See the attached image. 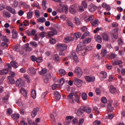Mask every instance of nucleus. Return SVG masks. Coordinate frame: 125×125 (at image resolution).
<instances>
[{
    "label": "nucleus",
    "instance_id": "nucleus-61",
    "mask_svg": "<svg viewBox=\"0 0 125 125\" xmlns=\"http://www.w3.org/2000/svg\"><path fill=\"white\" fill-rule=\"evenodd\" d=\"M55 34V33H54L52 31H50L48 32V37H49L50 38H51L52 37H53V36H54Z\"/></svg>",
    "mask_w": 125,
    "mask_h": 125
},
{
    "label": "nucleus",
    "instance_id": "nucleus-13",
    "mask_svg": "<svg viewBox=\"0 0 125 125\" xmlns=\"http://www.w3.org/2000/svg\"><path fill=\"white\" fill-rule=\"evenodd\" d=\"M118 79L120 80V81L121 82L120 83V86H121L122 88L125 89V80L124 81L125 83H123V81H124V79L122 78L121 76H118Z\"/></svg>",
    "mask_w": 125,
    "mask_h": 125
},
{
    "label": "nucleus",
    "instance_id": "nucleus-36",
    "mask_svg": "<svg viewBox=\"0 0 125 125\" xmlns=\"http://www.w3.org/2000/svg\"><path fill=\"white\" fill-rule=\"evenodd\" d=\"M46 73H47V70L46 68H43L39 72L40 75H45Z\"/></svg>",
    "mask_w": 125,
    "mask_h": 125
},
{
    "label": "nucleus",
    "instance_id": "nucleus-32",
    "mask_svg": "<svg viewBox=\"0 0 125 125\" xmlns=\"http://www.w3.org/2000/svg\"><path fill=\"white\" fill-rule=\"evenodd\" d=\"M7 72H10L11 71V65H10V64L7 63L5 65V68Z\"/></svg>",
    "mask_w": 125,
    "mask_h": 125
},
{
    "label": "nucleus",
    "instance_id": "nucleus-48",
    "mask_svg": "<svg viewBox=\"0 0 125 125\" xmlns=\"http://www.w3.org/2000/svg\"><path fill=\"white\" fill-rule=\"evenodd\" d=\"M89 34V32L88 31H86L83 34V35L82 36L81 39L82 40H83L84 39V38L87 37V36H88Z\"/></svg>",
    "mask_w": 125,
    "mask_h": 125
},
{
    "label": "nucleus",
    "instance_id": "nucleus-58",
    "mask_svg": "<svg viewBox=\"0 0 125 125\" xmlns=\"http://www.w3.org/2000/svg\"><path fill=\"white\" fill-rule=\"evenodd\" d=\"M83 48V47L81 46V45H78L77 48H76V51L77 52H79V51H81Z\"/></svg>",
    "mask_w": 125,
    "mask_h": 125
},
{
    "label": "nucleus",
    "instance_id": "nucleus-30",
    "mask_svg": "<svg viewBox=\"0 0 125 125\" xmlns=\"http://www.w3.org/2000/svg\"><path fill=\"white\" fill-rule=\"evenodd\" d=\"M34 12L33 11H30L27 14V18L28 19H31L32 17H33V14Z\"/></svg>",
    "mask_w": 125,
    "mask_h": 125
},
{
    "label": "nucleus",
    "instance_id": "nucleus-34",
    "mask_svg": "<svg viewBox=\"0 0 125 125\" xmlns=\"http://www.w3.org/2000/svg\"><path fill=\"white\" fill-rule=\"evenodd\" d=\"M53 60H54L56 62H59V61L60 60V59H59V56L57 54L54 55L53 56Z\"/></svg>",
    "mask_w": 125,
    "mask_h": 125
},
{
    "label": "nucleus",
    "instance_id": "nucleus-60",
    "mask_svg": "<svg viewBox=\"0 0 125 125\" xmlns=\"http://www.w3.org/2000/svg\"><path fill=\"white\" fill-rule=\"evenodd\" d=\"M39 22H41V23H44L45 22V18H40L38 20Z\"/></svg>",
    "mask_w": 125,
    "mask_h": 125
},
{
    "label": "nucleus",
    "instance_id": "nucleus-9",
    "mask_svg": "<svg viewBox=\"0 0 125 125\" xmlns=\"http://www.w3.org/2000/svg\"><path fill=\"white\" fill-rule=\"evenodd\" d=\"M85 81H86V82H88L89 83H92L94 82L95 80V77L94 76H92V77L85 76Z\"/></svg>",
    "mask_w": 125,
    "mask_h": 125
},
{
    "label": "nucleus",
    "instance_id": "nucleus-51",
    "mask_svg": "<svg viewBox=\"0 0 125 125\" xmlns=\"http://www.w3.org/2000/svg\"><path fill=\"white\" fill-rule=\"evenodd\" d=\"M62 10L64 11L65 13L67 14V13H68V10H69V8L67 6H64L62 7Z\"/></svg>",
    "mask_w": 125,
    "mask_h": 125
},
{
    "label": "nucleus",
    "instance_id": "nucleus-49",
    "mask_svg": "<svg viewBox=\"0 0 125 125\" xmlns=\"http://www.w3.org/2000/svg\"><path fill=\"white\" fill-rule=\"evenodd\" d=\"M65 54H66L65 50H60L59 52V55H60V56H64Z\"/></svg>",
    "mask_w": 125,
    "mask_h": 125
},
{
    "label": "nucleus",
    "instance_id": "nucleus-28",
    "mask_svg": "<svg viewBox=\"0 0 125 125\" xmlns=\"http://www.w3.org/2000/svg\"><path fill=\"white\" fill-rule=\"evenodd\" d=\"M95 39L97 42H102V38L99 35L95 36Z\"/></svg>",
    "mask_w": 125,
    "mask_h": 125
},
{
    "label": "nucleus",
    "instance_id": "nucleus-56",
    "mask_svg": "<svg viewBox=\"0 0 125 125\" xmlns=\"http://www.w3.org/2000/svg\"><path fill=\"white\" fill-rule=\"evenodd\" d=\"M92 49V46L89 45L85 48V51H90Z\"/></svg>",
    "mask_w": 125,
    "mask_h": 125
},
{
    "label": "nucleus",
    "instance_id": "nucleus-11",
    "mask_svg": "<svg viewBox=\"0 0 125 125\" xmlns=\"http://www.w3.org/2000/svg\"><path fill=\"white\" fill-rule=\"evenodd\" d=\"M54 96L55 99H56V100H58V101H59V100H60V99H61V95H60L59 92L57 91H54Z\"/></svg>",
    "mask_w": 125,
    "mask_h": 125
},
{
    "label": "nucleus",
    "instance_id": "nucleus-15",
    "mask_svg": "<svg viewBox=\"0 0 125 125\" xmlns=\"http://www.w3.org/2000/svg\"><path fill=\"white\" fill-rule=\"evenodd\" d=\"M30 44L29 43H27L24 45L23 49L27 52H30L32 50V48L29 46Z\"/></svg>",
    "mask_w": 125,
    "mask_h": 125
},
{
    "label": "nucleus",
    "instance_id": "nucleus-10",
    "mask_svg": "<svg viewBox=\"0 0 125 125\" xmlns=\"http://www.w3.org/2000/svg\"><path fill=\"white\" fill-rule=\"evenodd\" d=\"M96 6L93 4H91L88 6V9L91 12H93L96 10Z\"/></svg>",
    "mask_w": 125,
    "mask_h": 125
},
{
    "label": "nucleus",
    "instance_id": "nucleus-54",
    "mask_svg": "<svg viewBox=\"0 0 125 125\" xmlns=\"http://www.w3.org/2000/svg\"><path fill=\"white\" fill-rule=\"evenodd\" d=\"M118 45L122 46V45H124V41L122 40V39H119L118 40Z\"/></svg>",
    "mask_w": 125,
    "mask_h": 125
},
{
    "label": "nucleus",
    "instance_id": "nucleus-16",
    "mask_svg": "<svg viewBox=\"0 0 125 125\" xmlns=\"http://www.w3.org/2000/svg\"><path fill=\"white\" fill-rule=\"evenodd\" d=\"M94 19V16L93 15H90L84 19V21L85 22H89V21H92Z\"/></svg>",
    "mask_w": 125,
    "mask_h": 125
},
{
    "label": "nucleus",
    "instance_id": "nucleus-1",
    "mask_svg": "<svg viewBox=\"0 0 125 125\" xmlns=\"http://www.w3.org/2000/svg\"><path fill=\"white\" fill-rule=\"evenodd\" d=\"M74 73L77 75L78 78H81V77H82L83 75V71H82V69L79 66H77L75 68Z\"/></svg>",
    "mask_w": 125,
    "mask_h": 125
},
{
    "label": "nucleus",
    "instance_id": "nucleus-45",
    "mask_svg": "<svg viewBox=\"0 0 125 125\" xmlns=\"http://www.w3.org/2000/svg\"><path fill=\"white\" fill-rule=\"evenodd\" d=\"M30 45H32V46H34V47H38V43H37V42L35 41L30 42Z\"/></svg>",
    "mask_w": 125,
    "mask_h": 125
},
{
    "label": "nucleus",
    "instance_id": "nucleus-21",
    "mask_svg": "<svg viewBox=\"0 0 125 125\" xmlns=\"http://www.w3.org/2000/svg\"><path fill=\"white\" fill-rule=\"evenodd\" d=\"M91 24L92 27H97L98 25V20H95L91 21Z\"/></svg>",
    "mask_w": 125,
    "mask_h": 125
},
{
    "label": "nucleus",
    "instance_id": "nucleus-18",
    "mask_svg": "<svg viewBox=\"0 0 125 125\" xmlns=\"http://www.w3.org/2000/svg\"><path fill=\"white\" fill-rule=\"evenodd\" d=\"M12 118L15 121H17V120L20 118V115H19V114L15 113L12 115Z\"/></svg>",
    "mask_w": 125,
    "mask_h": 125
},
{
    "label": "nucleus",
    "instance_id": "nucleus-35",
    "mask_svg": "<svg viewBox=\"0 0 125 125\" xmlns=\"http://www.w3.org/2000/svg\"><path fill=\"white\" fill-rule=\"evenodd\" d=\"M31 96L32 98H33V99L36 98V97L37 96V92H36V90H33L32 91Z\"/></svg>",
    "mask_w": 125,
    "mask_h": 125
},
{
    "label": "nucleus",
    "instance_id": "nucleus-64",
    "mask_svg": "<svg viewBox=\"0 0 125 125\" xmlns=\"http://www.w3.org/2000/svg\"><path fill=\"white\" fill-rule=\"evenodd\" d=\"M8 98H9V96L8 95L5 96V97L3 98V101H4V102H6L7 100H8Z\"/></svg>",
    "mask_w": 125,
    "mask_h": 125
},
{
    "label": "nucleus",
    "instance_id": "nucleus-23",
    "mask_svg": "<svg viewBox=\"0 0 125 125\" xmlns=\"http://www.w3.org/2000/svg\"><path fill=\"white\" fill-rule=\"evenodd\" d=\"M12 34L13 39H17V38L18 37V34H17V31H16V30L13 29Z\"/></svg>",
    "mask_w": 125,
    "mask_h": 125
},
{
    "label": "nucleus",
    "instance_id": "nucleus-29",
    "mask_svg": "<svg viewBox=\"0 0 125 125\" xmlns=\"http://www.w3.org/2000/svg\"><path fill=\"white\" fill-rule=\"evenodd\" d=\"M83 109L84 112H86L87 114H90L91 113V108L90 107H84Z\"/></svg>",
    "mask_w": 125,
    "mask_h": 125
},
{
    "label": "nucleus",
    "instance_id": "nucleus-25",
    "mask_svg": "<svg viewBox=\"0 0 125 125\" xmlns=\"http://www.w3.org/2000/svg\"><path fill=\"white\" fill-rule=\"evenodd\" d=\"M3 14L4 17H8V18H9V17H11L10 13L8 12L6 10L3 11Z\"/></svg>",
    "mask_w": 125,
    "mask_h": 125
},
{
    "label": "nucleus",
    "instance_id": "nucleus-57",
    "mask_svg": "<svg viewBox=\"0 0 125 125\" xmlns=\"http://www.w3.org/2000/svg\"><path fill=\"white\" fill-rule=\"evenodd\" d=\"M84 122V120L83 118H81L80 119L79 122H78V125H83V122Z\"/></svg>",
    "mask_w": 125,
    "mask_h": 125
},
{
    "label": "nucleus",
    "instance_id": "nucleus-14",
    "mask_svg": "<svg viewBox=\"0 0 125 125\" xmlns=\"http://www.w3.org/2000/svg\"><path fill=\"white\" fill-rule=\"evenodd\" d=\"M100 76L101 77H102V81H103L104 80V79H106L107 78V72H105V71H101L100 73Z\"/></svg>",
    "mask_w": 125,
    "mask_h": 125
},
{
    "label": "nucleus",
    "instance_id": "nucleus-2",
    "mask_svg": "<svg viewBox=\"0 0 125 125\" xmlns=\"http://www.w3.org/2000/svg\"><path fill=\"white\" fill-rule=\"evenodd\" d=\"M74 96H75V93L73 92L69 93L67 96V99L70 103H75V101L74 100Z\"/></svg>",
    "mask_w": 125,
    "mask_h": 125
},
{
    "label": "nucleus",
    "instance_id": "nucleus-19",
    "mask_svg": "<svg viewBox=\"0 0 125 125\" xmlns=\"http://www.w3.org/2000/svg\"><path fill=\"white\" fill-rule=\"evenodd\" d=\"M102 37L104 41H105V42H108V41H109V36H108V34L106 33H103Z\"/></svg>",
    "mask_w": 125,
    "mask_h": 125
},
{
    "label": "nucleus",
    "instance_id": "nucleus-27",
    "mask_svg": "<svg viewBox=\"0 0 125 125\" xmlns=\"http://www.w3.org/2000/svg\"><path fill=\"white\" fill-rule=\"evenodd\" d=\"M91 42V38H86L84 40H83V43H89Z\"/></svg>",
    "mask_w": 125,
    "mask_h": 125
},
{
    "label": "nucleus",
    "instance_id": "nucleus-31",
    "mask_svg": "<svg viewBox=\"0 0 125 125\" xmlns=\"http://www.w3.org/2000/svg\"><path fill=\"white\" fill-rule=\"evenodd\" d=\"M59 74L61 75V77H63V76H65L66 75V71L64 69H60Z\"/></svg>",
    "mask_w": 125,
    "mask_h": 125
},
{
    "label": "nucleus",
    "instance_id": "nucleus-8",
    "mask_svg": "<svg viewBox=\"0 0 125 125\" xmlns=\"http://www.w3.org/2000/svg\"><path fill=\"white\" fill-rule=\"evenodd\" d=\"M69 11L72 14H74L77 12V7L75 5H72L69 7Z\"/></svg>",
    "mask_w": 125,
    "mask_h": 125
},
{
    "label": "nucleus",
    "instance_id": "nucleus-52",
    "mask_svg": "<svg viewBox=\"0 0 125 125\" xmlns=\"http://www.w3.org/2000/svg\"><path fill=\"white\" fill-rule=\"evenodd\" d=\"M8 79L10 83H15V81H14V79L13 78V77H11V76H9Z\"/></svg>",
    "mask_w": 125,
    "mask_h": 125
},
{
    "label": "nucleus",
    "instance_id": "nucleus-53",
    "mask_svg": "<svg viewBox=\"0 0 125 125\" xmlns=\"http://www.w3.org/2000/svg\"><path fill=\"white\" fill-rule=\"evenodd\" d=\"M6 113L8 116H9V115H11V114H12V109L10 108H8L7 109Z\"/></svg>",
    "mask_w": 125,
    "mask_h": 125
},
{
    "label": "nucleus",
    "instance_id": "nucleus-6",
    "mask_svg": "<svg viewBox=\"0 0 125 125\" xmlns=\"http://www.w3.org/2000/svg\"><path fill=\"white\" fill-rule=\"evenodd\" d=\"M57 48L60 50H66L67 49V45L65 44L59 43L57 45Z\"/></svg>",
    "mask_w": 125,
    "mask_h": 125
},
{
    "label": "nucleus",
    "instance_id": "nucleus-41",
    "mask_svg": "<svg viewBox=\"0 0 125 125\" xmlns=\"http://www.w3.org/2000/svg\"><path fill=\"white\" fill-rule=\"evenodd\" d=\"M74 21H75V23L76 24V25H81V21H80V19L79 18L75 17L74 18Z\"/></svg>",
    "mask_w": 125,
    "mask_h": 125
},
{
    "label": "nucleus",
    "instance_id": "nucleus-39",
    "mask_svg": "<svg viewBox=\"0 0 125 125\" xmlns=\"http://www.w3.org/2000/svg\"><path fill=\"white\" fill-rule=\"evenodd\" d=\"M101 54L102 57L106 56V55H107V50L105 49H103L101 51Z\"/></svg>",
    "mask_w": 125,
    "mask_h": 125
},
{
    "label": "nucleus",
    "instance_id": "nucleus-17",
    "mask_svg": "<svg viewBox=\"0 0 125 125\" xmlns=\"http://www.w3.org/2000/svg\"><path fill=\"white\" fill-rule=\"evenodd\" d=\"M11 65L12 67L15 68V69H16V68H18L19 67L18 63H17V62L15 61H12L11 62Z\"/></svg>",
    "mask_w": 125,
    "mask_h": 125
},
{
    "label": "nucleus",
    "instance_id": "nucleus-47",
    "mask_svg": "<svg viewBox=\"0 0 125 125\" xmlns=\"http://www.w3.org/2000/svg\"><path fill=\"white\" fill-rule=\"evenodd\" d=\"M1 40L3 42H9V40H8L6 36L1 37Z\"/></svg>",
    "mask_w": 125,
    "mask_h": 125
},
{
    "label": "nucleus",
    "instance_id": "nucleus-44",
    "mask_svg": "<svg viewBox=\"0 0 125 125\" xmlns=\"http://www.w3.org/2000/svg\"><path fill=\"white\" fill-rule=\"evenodd\" d=\"M18 5H19V2L16 0H15L13 3V7H17Z\"/></svg>",
    "mask_w": 125,
    "mask_h": 125
},
{
    "label": "nucleus",
    "instance_id": "nucleus-63",
    "mask_svg": "<svg viewBox=\"0 0 125 125\" xmlns=\"http://www.w3.org/2000/svg\"><path fill=\"white\" fill-rule=\"evenodd\" d=\"M95 92L97 95H99L101 93V90L99 88H97Z\"/></svg>",
    "mask_w": 125,
    "mask_h": 125
},
{
    "label": "nucleus",
    "instance_id": "nucleus-50",
    "mask_svg": "<svg viewBox=\"0 0 125 125\" xmlns=\"http://www.w3.org/2000/svg\"><path fill=\"white\" fill-rule=\"evenodd\" d=\"M73 125H78L79 124V120L78 118H74L72 120Z\"/></svg>",
    "mask_w": 125,
    "mask_h": 125
},
{
    "label": "nucleus",
    "instance_id": "nucleus-12",
    "mask_svg": "<svg viewBox=\"0 0 125 125\" xmlns=\"http://www.w3.org/2000/svg\"><path fill=\"white\" fill-rule=\"evenodd\" d=\"M84 112V110L83 109V108L80 107L78 109L76 114L79 116H81L83 114Z\"/></svg>",
    "mask_w": 125,
    "mask_h": 125
},
{
    "label": "nucleus",
    "instance_id": "nucleus-38",
    "mask_svg": "<svg viewBox=\"0 0 125 125\" xmlns=\"http://www.w3.org/2000/svg\"><path fill=\"white\" fill-rule=\"evenodd\" d=\"M121 64H123V62H122V61H116L112 63L113 66L121 65Z\"/></svg>",
    "mask_w": 125,
    "mask_h": 125
},
{
    "label": "nucleus",
    "instance_id": "nucleus-26",
    "mask_svg": "<svg viewBox=\"0 0 125 125\" xmlns=\"http://www.w3.org/2000/svg\"><path fill=\"white\" fill-rule=\"evenodd\" d=\"M21 5L23 8H26V9H29V8H30V5L27 4L25 2H22L21 3Z\"/></svg>",
    "mask_w": 125,
    "mask_h": 125
},
{
    "label": "nucleus",
    "instance_id": "nucleus-20",
    "mask_svg": "<svg viewBox=\"0 0 125 125\" xmlns=\"http://www.w3.org/2000/svg\"><path fill=\"white\" fill-rule=\"evenodd\" d=\"M109 90L111 93H116L117 92V88L111 85L110 86Z\"/></svg>",
    "mask_w": 125,
    "mask_h": 125
},
{
    "label": "nucleus",
    "instance_id": "nucleus-62",
    "mask_svg": "<svg viewBox=\"0 0 125 125\" xmlns=\"http://www.w3.org/2000/svg\"><path fill=\"white\" fill-rule=\"evenodd\" d=\"M101 101L102 103H104V104H105L107 103V99H106V97H103L101 99Z\"/></svg>",
    "mask_w": 125,
    "mask_h": 125
},
{
    "label": "nucleus",
    "instance_id": "nucleus-4",
    "mask_svg": "<svg viewBox=\"0 0 125 125\" xmlns=\"http://www.w3.org/2000/svg\"><path fill=\"white\" fill-rule=\"evenodd\" d=\"M16 85L18 86V87H22L24 85V81L21 79L17 80Z\"/></svg>",
    "mask_w": 125,
    "mask_h": 125
},
{
    "label": "nucleus",
    "instance_id": "nucleus-43",
    "mask_svg": "<svg viewBox=\"0 0 125 125\" xmlns=\"http://www.w3.org/2000/svg\"><path fill=\"white\" fill-rule=\"evenodd\" d=\"M82 98L83 100H86L87 99V94L85 93H83L82 95Z\"/></svg>",
    "mask_w": 125,
    "mask_h": 125
},
{
    "label": "nucleus",
    "instance_id": "nucleus-46",
    "mask_svg": "<svg viewBox=\"0 0 125 125\" xmlns=\"http://www.w3.org/2000/svg\"><path fill=\"white\" fill-rule=\"evenodd\" d=\"M67 25H68V26H69V27H71V28H73L74 27V24H73V22L71 21H70V20H67Z\"/></svg>",
    "mask_w": 125,
    "mask_h": 125
},
{
    "label": "nucleus",
    "instance_id": "nucleus-24",
    "mask_svg": "<svg viewBox=\"0 0 125 125\" xmlns=\"http://www.w3.org/2000/svg\"><path fill=\"white\" fill-rule=\"evenodd\" d=\"M73 41H74V38L72 37H67L66 38H65L63 42H73Z\"/></svg>",
    "mask_w": 125,
    "mask_h": 125
},
{
    "label": "nucleus",
    "instance_id": "nucleus-3",
    "mask_svg": "<svg viewBox=\"0 0 125 125\" xmlns=\"http://www.w3.org/2000/svg\"><path fill=\"white\" fill-rule=\"evenodd\" d=\"M28 73L31 76H33V75H35L36 73H37V69L34 68V67H30L28 68Z\"/></svg>",
    "mask_w": 125,
    "mask_h": 125
},
{
    "label": "nucleus",
    "instance_id": "nucleus-40",
    "mask_svg": "<svg viewBox=\"0 0 125 125\" xmlns=\"http://www.w3.org/2000/svg\"><path fill=\"white\" fill-rule=\"evenodd\" d=\"M42 6L43 9L45 10L46 9V1L45 0H43L42 1Z\"/></svg>",
    "mask_w": 125,
    "mask_h": 125
},
{
    "label": "nucleus",
    "instance_id": "nucleus-5",
    "mask_svg": "<svg viewBox=\"0 0 125 125\" xmlns=\"http://www.w3.org/2000/svg\"><path fill=\"white\" fill-rule=\"evenodd\" d=\"M74 83L75 85H77L78 87H81V86L83 85V81L78 78H76L74 81Z\"/></svg>",
    "mask_w": 125,
    "mask_h": 125
},
{
    "label": "nucleus",
    "instance_id": "nucleus-42",
    "mask_svg": "<svg viewBox=\"0 0 125 125\" xmlns=\"http://www.w3.org/2000/svg\"><path fill=\"white\" fill-rule=\"evenodd\" d=\"M107 109L110 111V112H113L114 110V108L112 107V104H108L107 105Z\"/></svg>",
    "mask_w": 125,
    "mask_h": 125
},
{
    "label": "nucleus",
    "instance_id": "nucleus-59",
    "mask_svg": "<svg viewBox=\"0 0 125 125\" xmlns=\"http://www.w3.org/2000/svg\"><path fill=\"white\" fill-rule=\"evenodd\" d=\"M82 34L81 33L78 32L77 33H75L74 35V38H76V39H78L79 38L81 37Z\"/></svg>",
    "mask_w": 125,
    "mask_h": 125
},
{
    "label": "nucleus",
    "instance_id": "nucleus-55",
    "mask_svg": "<svg viewBox=\"0 0 125 125\" xmlns=\"http://www.w3.org/2000/svg\"><path fill=\"white\" fill-rule=\"evenodd\" d=\"M8 73V71L6 69H3L2 70H1V75H6V74Z\"/></svg>",
    "mask_w": 125,
    "mask_h": 125
},
{
    "label": "nucleus",
    "instance_id": "nucleus-22",
    "mask_svg": "<svg viewBox=\"0 0 125 125\" xmlns=\"http://www.w3.org/2000/svg\"><path fill=\"white\" fill-rule=\"evenodd\" d=\"M20 92L25 98L27 97V91H26L25 89L21 88L20 90Z\"/></svg>",
    "mask_w": 125,
    "mask_h": 125
},
{
    "label": "nucleus",
    "instance_id": "nucleus-7",
    "mask_svg": "<svg viewBox=\"0 0 125 125\" xmlns=\"http://www.w3.org/2000/svg\"><path fill=\"white\" fill-rule=\"evenodd\" d=\"M6 9L8 10V11H9L10 13H12V14L15 15L16 14V11L15 9H13V8L10 6H7L6 7Z\"/></svg>",
    "mask_w": 125,
    "mask_h": 125
},
{
    "label": "nucleus",
    "instance_id": "nucleus-37",
    "mask_svg": "<svg viewBox=\"0 0 125 125\" xmlns=\"http://www.w3.org/2000/svg\"><path fill=\"white\" fill-rule=\"evenodd\" d=\"M74 97H75V102H76L77 103H80V97H79V95H77L76 93H75L74 95Z\"/></svg>",
    "mask_w": 125,
    "mask_h": 125
},
{
    "label": "nucleus",
    "instance_id": "nucleus-33",
    "mask_svg": "<svg viewBox=\"0 0 125 125\" xmlns=\"http://www.w3.org/2000/svg\"><path fill=\"white\" fill-rule=\"evenodd\" d=\"M13 50H15V51H20V45H14L13 47Z\"/></svg>",
    "mask_w": 125,
    "mask_h": 125
}]
</instances>
